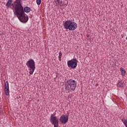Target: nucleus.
<instances>
[{
    "instance_id": "1a4fd4ad",
    "label": "nucleus",
    "mask_w": 127,
    "mask_h": 127,
    "mask_svg": "<svg viewBox=\"0 0 127 127\" xmlns=\"http://www.w3.org/2000/svg\"><path fill=\"white\" fill-rule=\"evenodd\" d=\"M56 2V6H62V0H55Z\"/></svg>"
},
{
    "instance_id": "7ed1b4c3",
    "label": "nucleus",
    "mask_w": 127,
    "mask_h": 127,
    "mask_svg": "<svg viewBox=\"0 0 127 127\" xmlns=\"http://www.w3.org/2000/svg\"><path fill=\"white\" fill-rule=\"evenodd\" d=\"M22 1V0H15L13 3L11 4L12 6V7H11V9H14V14L19 11V10L23 8V6H22V3H21Z\"/></svg>"
},
{
    "instance_id": "f03ea898",
    "label": "nucleus",
    "mask_w": 127,
    "mask_h": 127,
    "mask_svg": "<svg viewBox=\"0 0 127 127\" xmlns=\"http://www.w3.org/2000/svg\"><path fill=\"white\" fill-rule=\"evenodd\" d=\"M14 14L15 15H16L17 17L21 22L26 23L27 21H28V16L24 12L23 8H22Z\"/></svg>"
},
{
    "instance_id": "0eeeda50",
    "label": "nucleus",
    "mask_w": 127,
    "mask_h": 127,
    "mask_svg": "<svg viewBox=\"0 0 127 127\" xmlns=\"http://www.w3.org/2000/svg\"><path fill=\"white\" fill-rule=\"evenodd\" d=\"M78 64V61L77 59H72L67 62V66L69 68L71 69H75L77 67Z\"/></svg>"
},
{
    "instance_id": "dca6fc26",
    "label": "nucleus",
    "mask_w": 127,
    "mask_h": 127,
    "mask_svg": "<svg viewBox=\"0 0 127 127\" xmlns=\"http://www.w3.org/2000/svg\"><path fill=\"white\" fill-rule=\"evenodd\" d=\"M4 87H5V89L9 88V85L8 84V81H6V82L5 83Z\"/></svg>"
},
{
    "instance_id": "f257e3e1",
    "label": "nucleus",
    "mask_w": 127,
    "mask_h": 127,
    "mask_svg": "<svg viewBox=\"0 0 127 127\" xmlns=\"http://www.w3.org/2000/svg\"><path fill=\"white\" fill-rule=\"evenodd\" d=\"M64 87L66 91L74 92L77 87V83L75 80L70 79L65 83Z\"/></svg>"
},
{
    "instance_id": "6ab92c4d",
    "label": "nucleus",
    "mask_w": 127,
    "mask_h": 127,
    "mask_svg": "<svg viewBox=\"0 0 127 127\" xmlns=\"http://www.w3.org/2000/svg\"><path fill=\"white\" fill-rule=\"evenodd\" d=\"M59 59L60 61H61V56H59Z\"/></svg>"
},
{
    "instance_id": "39448f33",
    "label": "nucleus",
    "mask_w": 127,
    "mask_h": 127,
    "mask_svg": "<svg viewBox=\"0 0 127 127\" xmlns=\"http://www.w3.org/2000/svg\"><path fill=\"white\" fill-rule=\"evenodd\" d=\"M26 65L27 66L28 68H29L30 71V75H32L33 74V72L35 70V62L34 60L30 59L28 61L26 64Z\"/></svg>"
},
{
    "instance_id": "6e6552de",
    "label": "nucleus",
    "mask_w": 127,
    "mask_h": 127,
    "mask_svg": "<svg viewBox=\"0 0 127 127\" xmlns=\"http://www.w3.org/2000/svg\"><path fill=\"white\" fill-rule=\"evenodd\" d=\"M69 117L67 115H63L60 118V122L61 124H66L68 123Z\"/></svg>"
},
{
    "instance_id": "9d476101",
    "label": "nucleus",
    "mask_w": 127,
    "mask_h": 127,
    "mask_svg": "<svg viewBox=\"0 0 127 127\" xmlns=\"http://www.w3.org/2000/svg\"><path fill=\"white\" fill-rule=\"evenodd\" d=\"M23 10L24 12H30V10H31V8L30 7L27 6L23 8Z\"/></svg>"
},
{
    "instance_id": "9b49d317",
    "label": "nucleus",
    "mask_w": 127,
    "mask_h": 127,
    "mask_svg": "<svg viewBox=\"0 0 127 127\" xmlns=\"http://www.w3.org/2000/svg\"><path fill=\"white\" fill-rule=\"evenodd\" d=\"M12 0H8L6 4V6H7V8H8V7H11L10 5H11V3H12Z\"/></svg>"
},
{
    "instance_id": "a211bd4d",
    "label": "nucleus",
    "mask_w": 127,
    "mask_h": 127,
    "mask_svg": "<svg viewBox=\"0 0 127 127\" xmlns=\"http://www.w3.org/2000/svg\"><path fill=\"white\" fill-rule=\"evenodd\" d=\"M59 54V56H62V53L61 52H60Z\"/></svg>"
},
{
    "instance_id": "2eb2a0df",
    "label": "nucleus",
    "mask_w": 127,
    "mask_h": 127,
    "mask_svg": "<svg viewBox=\"0 0 127 127\" xmlns=\"http://www.w3.org/2000/svg\"><path fill=\"white\" fill-rule=\"evenodd\" d=\"M122 122L123 124L125 125V127H127V117L126 119H122Z\"/></svg>"
},
{
    "instance_id": "aec40b11",
    "label": "nucleus",
    "mask_w": 127,
    "mask_h": 127,
    "mask_svg": "<svg viewBox=\"0 0 127 127\" xmlns=\"http://www.w3.org/2000/svg\"><path fill=\"white\" fill-rule=\"evenodd\" d=\"M69 98H70V96H68V99H69Z\"/></svg>"
},
{
    "instance_id": "4468645a",
    "label": "nucleus",
    "mask_w": 127,
    "mask_h": 127,
    "mask_svg": "<svg viewBox=\"0 0 127 127\" xmlns=\"http://www.w3.org/2000/svg\"><path fill=\"white\" fill-rule=\"evenodd\" d=\"M4 93L6 96H9V88H4Z\"/></svg>"
},
{
    "instance_id": "ddd939ff",
    "label": "nucleus",
    "mask_w": 127,
    "mask_h": 127,
    "mask_svg": "<svg viewBox=\"0 0 127 127\" xmlns=\"http://www.w3.org/2000/svg\"><path fill=\"white\" fill-rule=\"evenodd\" d=\"M124 86V82L122 81H119L117 83V87H118L119 88H123Z\"/></svg>"
},
{
    "instance_id": "f3484780",
    "label": "nucleus",
    "mask_w": 127,
    "mask_h": 127,
    "mask_svg": "<svg viewBox=\"0 0 127 127\" xmlns=\"http://www.w3.org/2000/svg\"><path fill=\"white\" fill-rule=\"evenodd\" d=\"M36 2H37V4H38V5H40V4H41V0H37Z\"/></svg>"
},
{
    "instance_id": "423d86ee",
    "label": "nucleus",
    "mask_w": 127,
    "mask_h": 127,
    "mask_svg": "<svg viewBox=\"0 0 127 127\" xmlns=\"http://www.w3.org/2000/svg\"><path fill=\"white\" fill-rule=\"evenodd\" d=\"M55 116H56V112L51 115L50 122L54 126V127H59V120Z\"/></svg>"
},
{
    "instance_id": "20e7f679",
    "label": "nucleus",
    "mask_w": 127,
    "mask_h": 127,
    "mask_svg": "<svg viewBox=\"0 0 127 127\" xmlns=\"http://www.w3.org/2000/svg\"><path fill=\"white\" fill-rule=\"evenodd\" d=\"M64 27L65 29H69V30L74 31L77 28V23L69 20H66L64 23Z\"/></svg>"
},
{
    "instance_id": "f8f14e48",
    "label": "nucleus",
    "mask_w": 127,
    "mask_h": 127,
    "mask_svg": "<svg viewBox=\"0 0 127 127\" xmlns=\"http://www.w3.org/2000/svg\"><path fill=\"white\" fill-rule=\"evenodd\" d=\"M120 71L121 72V75H122V76H125L126 75V73H127V71H126V70H125V68L123 67H121Z\"/></svg>"
}]
</instances>
